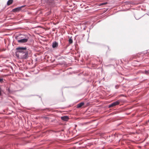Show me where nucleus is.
Masks as SVG:
<instances>
[{
  "label": "nucleus",
  "instance_id": "1",
  "mask_svg": "<svg viewBox=\"0 0 149 149\" xmlns=\"http://www.w3.org/2000/svg\"><path fill=\"white\" fill-rule=\"evenodd\" d=\"M26 48L25 47H18L16 49L15 54L17 58H19L20 55L26 50Z\"/></svg>",
  "mask_w": 149,
  "mask_h": 149
},
{
  "label": "nucleus",
  "instance_id": "2",
  "mask_svg": "<svg viewBox=\"0 0 149 149\" xmlns=\"http://www.w3.org/2000/svg\"><path fill=\"white\" fill-rule=\"evenodd\" d=\"M22 54L20 55L19 58L24 59H26L28 58V52L27 49Z\"/></svg>",
  "mask_w": 149,
  "mask_h": 149
},
{
  "label": "nucleus",
  "instance_id": "3",
  "mask_svg": "<svg viewBox=\"0 0 149 149\" xmlns=\"http://www.w3.org/2000/svg\"><path fill=\"white\" fill-rule=\"evenodd\" d=\"M29 38L27 36H25V38L24 37L22 38V39L20 40H17L18 42L20 43H24L28 41Z\"/></svg>",
  "mask_w": 149,
  "mask_h": 149
},
{
  "label": "nucleus",
  "instance_id": "4",
  "mask_svg": "<svg viewBox=\"0 0 149 149\" xmlns=\"http://www.w3.org/2000/svg\"><path fill=\"white\" fill-rule=\"evenodd\" d=\"M120 102L119 100H117L115 102H114L109 105V107L111 108L112 107H114L119 104Z\"/></svg>",
  "mask_w": 149,
  "mask_h": 149
},
{
  "label": "nucleus",
  "instance_id": "5",
  "mask_svg": "<svg viewBox=\"0 0 149 149\" xmlns=\"http://www.w3.org/2000/svg\"><path fill=\"white\" fill-rule=\"evenodd\" d=\"M25 6H23L20 7H17L12 10V11L14 12H17L20 11L21 10L22 8Z\"/></svg>",
  "mask_w": 149,
  "mask_h": 149
},
{
  "label": "nucleus",
  "instance_id": "6",
  "mask_svg": "<svg viewBox=\"0 0 149 149\" xmlns=\"http://www.w3.org/2000/svg\"><path fill=\"white\" fill-rule=\"evenodd\" d=\"M61 118L62 120L64 121H67L68 120L69 118L68 116H65L61 117Z\"/></svg>",
  "mask_w": 149,
  "mask_h": 149
},
{
  "label": "nucleus",
  "instance_id": "7",
  "mask_svg": "<svg viewBox=\"0 0 149 149\" xmlns=\"http://www.w3.org/2000/svg\"><path fill=\"white\" fill-rule=\"evenodd\" d=\"M58 44L57 42L56 41L53 42L52 43V47L53 48H55L58 47Z\"/></svg>",
  "mask_w": 149,
  "mask_h": 149
},
{
  "label": "nucleus",
  "instance_id": "8",
  "mask_svg": "<svg viewBox=\"0 0 149 149\" xmlns=\"http://www.w3.org/2000/svg\"><path fill=\"white\" fill-rule=\"evenodd\" d=\"M84 103L83 102H81L79 104L77 105V108H79L81 107L82 106L84 105Z\"/></svg>",
  "mask_w": 149,
  "mask_h": 149
},
{
  "label": "nucleus",
  "instance_id": "9",
  "mask_svg": "<svg viewBox=\"0 0 149 149\" xmlns=\"http://www.w3.org/2000/svg\"><path fill=\"white\" fill-rule=\"evenodd\" d=\"M13 0H9L7 2V5L9 6L12 4L13 3Z\"/></svg>",
  "mask_w": 149,
  "mask_h": 149
},
{
  "label": "nucleus",
  "instance_id": "10",
  "mask_svg": "<svg viewBox=\"0 0 149 149\" xmlns=\"http://www.w3.org/2000/svg\"><path fill=\"white\" fill-rule=\"evenodd\" d=\"M69 42L70 44H72L73 42V40L71 38H70L69 40Z\"/></svg>",
  "mask_w": 149,
  "mask_h": 149
},
{
  "label": "nucleus",
  "instance_id": "11",
  "mask_svg": "<svg viewBox=\"0 0 149 149\" xmlns=\"http://www.w3.org/2000/svg\"><path fill=\"white\" fill-rule=\"evenodd\" d=\"M107 2H104V3H100L99 5L101 6V5H105V4H107Z\"/></svg>",
  "mask_w": 149,
  "mask_h": 149
},
{
  "label": "nucleus",
  "instance_id": "12",
  "mask_svg": "<svg viewBox=\"0 0 149 149\" xmlns=\"http://www.w3.org/2000/svg\"><path fill=\"white\" fill-rule=\"evenodd\" d=\"M3 82V79L2 78H0V83H2Z\"/></svg>",
  "mask_w": 149,
  "mask_h": 149
},
{
  "label": "nucleus",
  "instance_id": "13",
  "mask_svg": "<svg viewBox=\"0 0 149 149\" xmlns=\"http://www.w3.org/2000/svg\"><path fill=\"white\" fill-rule=\"evenodd\" d=\"M2 91V90L1 87H0V96H1V92Z\"/></svg>",
  "mask_w": 149,
  "mask_h": 149
},
{
  "label": "nucleus",
  "instance_id": "14",
  "mask_svg": "<svg viewBox=\"0 0 149 149\" xmlns=\"http://www.w3.org/2000/svg\"><path fill=\"white\" fill-rule=\"evenodd\" d=\"M119 88V86L118 85H116L115 86V88L116 89L118 88Z\"/></svg>",
  "mask_w": 149,
  "mask_h": 149
},
{
  "label": "nucleus",
  "instance_id": "15",
  "mask_svg": "<svg viewBox=\"0 0 149 149\" xmlns=\"http://www.w3.org/2000/svg\"><path fill=\"white\" fill-rule=\"evenodd\" d=\"M147 123H149V120H148V121H147Z\"/></svg>",
  "mask_w": 149,
  "mask_h": 149
},
{
  "label": "nucleus",
  "instance_id": "16",
  "mask_svg": "<svg viewBox=\"0 0 149 149\" xmlns=\"http://www.w3.org/2000/svg\"><path fill=\"white\" fill-rule=\"evenodd\" d=\"M9 90H10V89H9V88H8V91H9Z\"/></svg>",
  "mask_w": 149,
  "mask_h": 149
}]
</instances>
